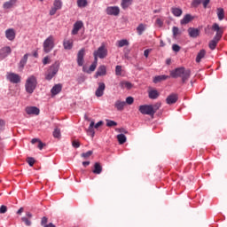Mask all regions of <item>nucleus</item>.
<instances>
[{
    "label": "nucleus",
    "mask_w": 227,
    "mask_h": 227,
    "mask_svg": "<svg viewBox=\"0 0 227 227\" xmlns=\"http://www.w3.org/2000/svg\"><path fill=\"white\" fill-rule=\"evenodd\" d=\"M170 75L174 79L181 77L183 84H185L191 77V69H185L184 67H177L170 72Z\"/></svg>",
    "instance_id": "f257e3e1"
},
{
    "label": "nucleus",
    "mask_w": 227,
    "mask_h": 227,
    "mask_svg": "<svg viewBox=\"0 0 227 227\" xmlns=\"http://www.w3.org/2000/svg\"><path fill=\"white\" fill-rule=\"evenodd\" d=\"M160 103H156L154 105H142L139 106L138 111L141 114H147L148 116H153L160 109Z\"/></svg>",
    "instance_id": "f03ea898"
},
{
    "label": "nucleus",
    "mask_w": 227,
    "mask_h": 227,
    "mask_svg": "<svg viewBox=\"0 0 227 227\" xmlns=\"http://www.w3.org/2000/svg\"><path fill=\"white\" fill-rule=\"evenodd\" d=\"M38 84V82L36 81V76L31 75L29 76L25 83V90L27 93H29V95L33 94L35 90H36V86Z\"/></svg>",
    "instance_id": "7ed1b4c3"
},
{
    "label": "nucleus",
    "mask_w": 227,
    "mask_h": 227,
    "mask_svg": "<svg viewBox=\"0 0 227 227\" xmlns=\"http://www.w3.org/2000/svg\"><path fill=\"white\" fill-rule=\"evenodd\" d=\"M107 54L108 51L106 44H102L99 48H98L97 51L93 52L94 59H96V61H98V58L99 59H104L107 58Z\"/></svg>",
    "instance_id": "20e7f679"
},
{
    "label": "nucleus",
    "mask_w": 227,
    "mask_h": 227,
    "mask_svg": "<svg viewBox=\"0 0 227 227\" xmlns=\"http://www.w3.org/2000/svg\"><path fill=\"white\" fill-rule=\"evenodd\" d=\"M59 72V62H55L53 65L50 67L48 71L45 74V80L51 81Z\"/></svg>",
    "instance_id": "39448f33"
},
{
    "label": "nucleus",
    "mask_w": 227,
    "mask_h": 227,
    "mask_svg": "<svg viewBox=\"0 0 227 227\" xmlns=\"http://www.w3.org/2000/svg\"><path fill=\"white\" fill-rule=\"evenodd\" d=\"M54 36L53 35H49L46 40L43 42V51L46 54H49L52 49H54Z\"/></svg>",
    "instance_id": "423d86ee"
},
{
    "label": "nucleus",
    "mask_w": 227,
    "mask_h": 227,
    "mask_svg": "<svg viewBox=\"0 0 227 227\" xmlns=\"http://www.w3.org/2000/svg\"><path fill=\"white\" fill-rule=\"evenodd\" d=\"M63 8V2L61 0H54L53 6L50 10V15L52 17V15H56V12L58 10H61Z\"/></svg>",
    "instance_id": "0eeeda50"
},
{
    "label": "nucleus",
    "mask_w": 227,
    "mask_h": 227,
    "mask_svg": "<svg viewBox=\"0 0 227 227\" xmlns=\"http://www.w3.org/2000/svg\"><path fill=\"white\" fill-rule=\"evenodd\" d=\"M7 81H10L12 84H19L20 82V75L15 73H7L6 74Z\"/></svg>",
    "instance_id": "6e6552de"
},
{
    "label": "nucleus",
    "mask_w": 227,
    "mask_h": 227,
    "mask_svg": "<svg viewBox=\"0 0 227 227\" xmlns=\"http://www.w3.org/2000/svg\"><path fill=\"white\" fill-rule=\"evenodd\" d=\"M84 56H86V50L82 48L77 53L76 61L78 67H82L84 65Z\"/></svg>",
    "instance_id": "1a4fd4ad"
},
{
    "label": "nucleus",
    "mask_w": 227,
    "mask_h": 227,
    "mask_svg": "<svg viewBox=\"0 0 227 227\" xmlns=\"http://www.w3.org/2000/svg\"><path fill=\"white\" fill-rule=\"evenodd\" d=\"M212 30L216 32L215 38H219L220 40L221 38H223V34L224 33V30L222 27H219V24L214 23L212 26Z\"/></svg>",
    "instance_id": "9d476101"
},
{
    "label": "nucleus",
    "mask_w": 227,
    "mask_h": 227,
    "mask_svg": "<svg viewBox=\"0 0 227 227\" xmlns=\"http://www.w3.org/2000/svg\"><path fill=\"white\" fill-rule=\"evenodd\" d=\"M106 15H113L114 17H118L120 15V7L118 6H108L106 9Z\"/></svg>",
    "instance_id": "9b49d317"
},
{
    "label": "nucleus",
    "mask_w": 227,
    "mask_h": 227,
    "mask_svg": "<svg viewBox=\"0 0 227 227\" xmlns=\"http://www.w3.org/2000/svg\"><path fill=\"white\" fill-rule=\"evenodd\" d=\"M104 91H106V83L99 82L98 87L95 91L96 97H98V98L103 97L104 96Z\"/></svg>",
    "instance_id": "f8f14e48"
},
{
    "label": "nucleus",
    "mask_w": 227,
    "mask_h": 227,
    "mask_svg": "<svg viewBox=\"0 0 227 227\" xmlns=\"http://www.w3.org/2000/svg\"><path fill=\"white\" fill-rule=\"evenodd\" d=\"M9 54H12V48L5 46L0 50V59H4Z\"/></svg>",
    "instance_id": "ddd939ff"
},
{
    "label": "nucleus",
    "mask_w": 227,
    "mask_h": 227,
    "mask_svg": "<svg viewBox=\"0 0 227 227\" xmlns=\"http://www.w3.org/2000/svg\"><path fill=\"white\" fill-rule=\"evenodd\" d=\"M16 33L15 29L13 28H9L5 30V38L9 40L10 42H13L15 40Z\"/></svg>",
    "instance_id": "4468645a"
},
{
    "label": "nucleus",
    "mask_w": 227,
    "mask_h": 227,
    "mask_svg": "<svg viewBox=\"0 0 227 227\" xmlns=\"http://www.w3.org/2000/svg\"><path fill=\"white\" fill-rule=\"evenodd\" d=\"M84 26V23L82 21L78 20L74 24L72 35H77L81 29H82V27Z\"/></svg>",
    "instance_id": "2eb2a0df"
},
{
    "label": "nucleus",
    "mask_w": 227,
    "mask_h": 227,
    "mask_svg": "<svg viewBox=\"0 0 227 227\" xmlns=\"http://www.w3.org/2000/svg\"><path fill=\"white\" fill-rule=\"evenodd\" d=\"M209 3H210V0H193L192 2V6L193 8H198V6H200V4H203L204 8H207Z\"/></svg>",
    "instance_id": "dca6fc26"
},
{
    "label": "nucleus",
    "mask_w": 227,
    "mask_h": 227,
    "mask_svg": "<svg viewBox=\"0 0 227 227\" xmlns=\"http://www.w3.org/2000/svg\"><path fill=\"white\" fill-rule=\"evenodd\" d=\"M27 114H35V116H38L40 114V109L36 106H27L25 109Z\"/></svg>",
    "instance_id": "f3484780"
},
{
    "label": "nucleus",
    "mask_w": 227,
    "mask_h": 227,
    "mask_svg": "<svg viewBox=\"0 0 227 227\" xmlns=\"http://www.w3.org/2000/svg\"><path fill=\"white\" fill-rule=\"evenodd\" d=\"M177 100H178V95H176V94H170L166 98V102L168 105L176 104Z\"/></svg>",
    "instance_id": "a211bd4d"
},
{
    "label": "nucleus",
    "mask_w": 227,
    "mask_h": 227,
    "mask_svg": "<svg viewBox=\"0 0 227 227\" xmlns=\"http://www.w3.org/2000/svg\"><path fill=\"white\" fill-rule=\"evenodd\" d=\"M188 33L191 38H198V36H200V29L198 28L190 27L188 28Z\"/></svg>",
    "instance_id": "6ab92c4d"
},
{
    "label": "nucleus",
    "mask_w": 227,
    "mask_h": 227,
    "mask_svg": "<svg viewBox=\"0 0 227 227\" xmlns=\"http://www.w3.org/2000/svg\"><path fill=\"white\" fill-rule=\"evenodd\" d=\"M106 74H107V68L106 66H100L96 72L95 77H100L102 75H106Z\"/></svg>",
    "instance_id": "aec40b11"
},
{
    "label": "nucleus",
    "mask_w": 227,
    "mask_h": 227,
    "mask_svg": "<svg viewBox=\"0 0 227 227\" xmlns=\"http://www.w3.org/2000/svg\"><path fill=\"white\" fill-rule=\"evenodd\" d=\"M125 106H127V103L121 100H117L114 104V107L117 109V111H123Z\"/></svg>",
    "instance_id": "412c9836"
},
{
    "label": "nucleus",
    "mask_w": 227,
    "mask_h": 227,
    "mask_svg": "<svg viewBox=\"0 0 227 227\" xmlns=\"http://www.w3.org/2000/svg\"><path fill=\"white\" fill-rule=\"evenodd\" d=\"M27 58H29V55L26 53L23 58L20 59V64H19V68L20 70L24 69V67H26V64L27 63Z\"/></svg>",
    "instance_id": "4be33fe9"
},
{
    "label": "nucleus",
    "mask_w": 227,
    "mask_h": 227,
    "mask_svg": "<svg viewBox=\"0 0 227 227\" xmlns=\"http://www.w3.org/2000/svg\"><path fill=\"white\" fill-rule=\"evenodd\" d=\"M63 47L66 49V51L72 50V47H74V41L65 39L63 42Z\"/></svg>",
    "instance_id": "5701e85b"
},
{
    "label": "nucleus",
    "mask_w": 227,
    "mask_h": 227,
    "mask_svg": "<svg viewBox=\"0 0 227 227\" xmlns=\"http://www.w3.org/2000/svg\"><path fill=\"white\" fill-rule=\"evenodd\" d=\"M61 90H63V85L59 83L53 86L51 91L52 95H58L59 93H61Z\"/></svg>",
    "instance_id": "b1692460"
},
{
    "label": "nucleus",
    "mask_w": 227,
    "mask_h": 227,
    "mask_svg": "<svg viewBox=\"0 0 227 227\" xmlns=\"http://www.w3.org/2000/svg\"><path fill=\"white\" fill-rule=\"evenodd\" d=\"M221 39H219L218 37H214L213 40H211L209 42V49H211V51H215V47H217V43H219V41Z\"/></svg>",
    "instance_id": "393cba45"
},
{
    "label": "nucleus",
    "mask_w": 227,
    "mask_h": 227,
    "mask_svg": "<svg viewBox=\"0 0 227 227\" xmlns=\"http://www.w3.org/2000/svg\"><path fill=\"white\" fill-rule=\"evenodd\" d=\"M93 127H95V121H92L87 129V134L89 136H91V137H95V129H93Z\"/></svg>",
    "instance_id": "a878e982"
},
{
    "label": "nucleus",
    "mask_w": 227,
    "mask_h": 227,
    "mask_svg": "<svg viewBox=\"0 0 227 227\" xmlns=\"http://www.w3.org/2000/svg\"><path fill=\"white\" fill-rule=\"evenodd\" d=\"M92 173H94V175H100V173H102V165H100L98 162H96L94 164V169L92 170Z\"/></svg>",
    "instance_id": "bb28decb"
},
{
    "label": "nucleus",
    "mask_w": 227,
    "mask_h": 227,
    "mask_svg": "<svg viewBox=\"0 0 227 227\" xmlns=\"http://www.w3.org/2000/svg\"><path fill=\"white\" fill-rule=\"evenodd\" d=\"M171 12H172L174 17H181L182 13H184L182 9H180L178 7H172Z\"/></svg>",
    "instance_id": "cd10ccee"
},
{
    "label": "nucleus",
    "mask_w": 227,
    "mask_h": 227,
    "mask_svg": "<svg viewBox=\"0 0 227 227\" xmlns=\"http://www.w3.org/2000/svg\"><path fill=\"white\" fill-rule=\"evenodd\" d=\"M206 54H207V51L205 50H200L198 52V55L196 57V63H200L201 59H203V58H205Z\"/></svg>",
    "instance_id": "c85d7f7f"
},
{
    "label": "nucleus",
    "mask_w": 227,
    "mask_h": 227,
    "mask_svg": "<svg viewBox=\"0 0 227 227\" xmlns=\"http://www.w3.org/2000/svg\"><path fill=\"white\" fill-rule=\"evenodd\" d=\"M17 3V0H9L4 4V10H10V8H13V5Z\"/></svg>",
    "instance_id": "c756f323"
},
{
    "label": "nucleus",
    "mask_w": 227,
    "mask_h": 227,
    "mask_svg": "<svg viewBox=\"0 0 227 227\" xmlns=\"http://www.w3.org/2000/svg\"><path fill=\"white\" fill-rule=\"evenodd\" d=\"M116 45H117V47L121 48V47L129 46V40H127V39H122V40L117 41V42H116Z\"/></svg>",
    "instance_id": "7c9ffc66"
},
{
    "label": "nucleus",
    "mask_w": 227,
    "mask_h": 227,
    "mask_svg": "<svg viewBox=\"0 0 227 227\" xmlns=\"http://www.w3.org/2000/svg\"><path fill=\"white\" fill-rule=\"evenodd\" d=\"M130 4H132V0H121V6L122 10H127V8L130 6Z\"/></svg>",
    "instance_id": "2f4dec72"
},
{
    "label": "nucleus",
    "mask_w": 227,
    "mask_h": 227,
    "mask_svg": "<svg viewBox=\"0 0 227 227\" xmlns=\"http://www.w3.org/2000/svg\"><path fill=\"white\" fill-rule=\"evenodd\" d=\"M192 20V16L191 14H186L182 20H181V24H189Z\"/></svg>",
    "instance_id": "473e14b6"
},
{
    "label": "nucleus",
    "mask_w": 227,
    "mask_h": 227,
    "mask_svg": "<svg viewBox=\"0 0 227 227\" xmlns=\"http://www.w3.org/2000/svg\"><path fill=\"white\" fill-rule=\"evenodd\" d=\"M149 98L155 100V98H159V91L156 90H153L149 91Z\"/></svg>",
    "instance_id": "72a5a7b5"
},
{
    "label": "nucleus",
    "mask_w": 227,
    "mask_h": 227,
    "mask_svg": "<svg viewBox=\"0 0 227 227\" xmlns=\"http://www.w3.org/2000/svg\"><path fill=\"white\" fill-rule=\"evenodd\" d=\"M166 79H169V76H168V75H159V76H156L153 79V82L155 84H157V82H160V81H166Z\"/></svg>",
    "instance_id": "f704fd0d"
},
{
    "label": "nucleus",
    "mask_w": 227,
    "mask_h": 227,
    "mask_svg": "<svg viewBox=\"0 0 227 227\" xmlns=\"http://www.w3.org/2000/svg\"><path fill=\"white\" fill-rule=\"evenodd\" d=\"M117 139L120 145H124V143H127V137H125L123 134L117 135Z\"/></svg>",
    "instance_id": "c9c22d12"
},
{
    "label": "nucleus",
    "mask_w": 227,
    "mask_h": 227,
    "mask_svg": "<svg viewBox=\"0 0 227 227\" xmlns=\"http://www.w3.org/2000/svg\"><path fill=\"white\" fill-rule=\"evenodd\" d=\"M146 29V25L141 23L137 27V35H143V32Z\"/></svg>",
    "instance_id": "e433bc0d"
},
{
    "label": "nucleus",
    "mask_w": 227,
    "mask_h": 227,
    "mask_svg": "<svg viewBox=\"0 0 227 227\" xmlns=\"http://www.w3.org/2000/svg\"><path fill=\"white\" fill-rule=\"evenodd\" d=\"M98 63V60L94 59V62L90 65L89 71H87V74H90L91 72H95V70L97 69V65Z\"/></svg>",
    "instance_id": "4c0bfd02"
},
{
    "label": "nucleus",
    "mask_w": 227,
    "mask_h": 227,
    "mask_svg": "<svg viewBox=\"0 0 227 227\" xmlns=\"http://www.w3.org/2000/svg\"><path fill=\"white\" fill-rule=\"evenodd\" d=\"M78 8H86L88 6V0H77Z\"/></svg>",
    "instance_id": "58836bf2"
},
{
    "label": "nucleus",
    "mask_w": 227,
    "mask_h": 227,
    "mask_svg": "<svg viewBox=\"0 0 227 227\" xmlns=\"http://www.w3.org/2000/svg\"><path fill=\"white\" fill-rule=\"evenodd\" d=\"M217 17L219 20H223L224 19V9L223 8L217 9Z\"/></svg>",
    "instance_id": "ea45409f"
},
{
    "label": "nucleus",
    "mask_w": 227,
    "mask_h": 227,
    "mask_svg": "<svg viewBox=\"0 0 227 227\" xmlns=\"http://www.w3.org/2000/svg\"><path fill=\"white\" fill-rule=\"evenodd\" d=\"M53 137L59 139V137H61V129L56 128L53 131Z\"/></svg>",
    "instance_id": "a19ab883"
},
{
    "label": "nucleus",
    "mask_w": 227,
    "mask_h": 227,
    "mask_svg": "<svg viewBox=\"0 0 227 227\" xmlns=\"http://www.w3.org/2000/svg\"><path fill=\"white\" fill-rule=\"evenodd\" d=\"M172 33H173L174 38H176V35H180V29L178 28V27H173Z\"/></svg>",
    "instance_id": "79ce46f5"
},
{
    "label": "nucleus",
    "mask_w": 227,
    "mask_h": 227,
    "mask_svg": "<svg viewBox=\"0 0 227 227\" xmlns=\"http://www.w3.org/2000/svg\"><path fill=\"white\" fill-rule=\"evenodd\" d=\"M118 125V122L111 120H106V127H116Z\"/></svg>",
    "instance_id": "37998d69"
},
{
    "label": "nucleus",
    "mask_w": 227,
    "mask_h": 227,
    "mask_svg": "<svg viewBox=\"0 0 227 227\" xmlns=\"http://www.w3.org/2000/svg\"><path fill=\"white\" fill-rule=\"evenodd\" d=\"M91 155H93V151H88L87 153H83L81 156L83 159H89V157H91Z\"/></svg>",
    "instance_id": "c03bdc74"
},
{
    "label": "nucleus",
    "mask_w": 227,
    "mask_h": 227,
    "mask_svg": "<svg viewBox=\"0 0 227 227\" xmlns=\"http://www.w3.org/2000/svg\"><path fill=\"white\" fill-rule=\"evenodd\" d=\"M27 164H28L31 168H33V166H35V158H33V157H28V158H27Z\"/></svg>",
    "instance_id": "a18cd8bd"
},
{
    "label": "nucleus",
    "mask_w": 227,
    "mask_h": 227,
    "mask_svg": "<svg viewBox=\"0 0 227 227\" xmlns=\"http://www.w3.org/2000/svg\"><path fill=\"white\" fill-rule=\"evenodd\" d=\"M22 222L25 223L26 226H31V221L27 217H22Z\"/></svg>",
    "instance_id": "49530a36"
},
{
    "label": "nucleus",
    "mask_w": 227,
    "mask_h": 227,
    "mask_svg": "<svg viewBox=\"0 0 227 227\" xmlns=\"http://www.w3.org/2000/svg\"><path fill=\"white\" fill-rule=\"evenodd\" d=\"M126 104H128V106H132V104H134V98L132 97H128L126 98Z\"/></svg>",
    "instance_id": "de8ad7c7"
},
{
    "label": "nucleus",
    "mask_w": 227,
    "mask_h": 227,
    "mask_svg": "<svg viewBox=\"0 0 227 227\" xmlns=\"http://www.w3.org/2000/svg\"><path fill=\"white\" fill-rule=\"evenodd\" d=\"M8 212V207L4 205H2L0 207V214H6Z\"/></svg>",
    "instance_id": "09e8293b"
},
{
    "label": "nucleus",
    "mask_w": 227,
    "mask_h": 227,
    "mask_svg": "<svg viewBox=\"0 0 227 227\" xmlns=\"http://www.w3.org/2000/svg\"><path fill=\"white\" fill-rule=\"evenodd\" d=\"M5 125H6V122L4 121V120L0 119V132L4 130Z\"/></svg>",
    "instance_id": "8fccbe9b"
},
{
    "label": "nucleus",
    "mask_w": 227,
    "mask_h": 227,
    "mask_svg": "<svg viewBox=\"0 0 227 227\" xmlns=\"http://www.w3.org/2000/svg\"><path fill=\"white\" fill-rule=\"evenodd\" d=\"M115 74L121 75V66H116L115 67Z\"/></svg>",
    "instance_id": "3c124183"
},
{
    "label": "nucleus",
    "mask_w": 227,
    "mask_h": 227,
    "mask_svg": "<svg viewBox=\"0 0 227 227\" xmlns=\"http://www.w3.org/2000/svg\"><path fill=\"white\" fill-rule=\"evenodd\" d=\"M172 51H174V52H180V46L178 44H173Z\"/></svg>",
    "instance_id": "603ef678"
},
{
    "label": "nucleus",
    "mask_w": 227,
    "mask_h": 227,
    "mask_svg": "<svg viewBox=\"0 0 227 227\" xmlns=\"http://www.w3.org/2000/svg\"><path fill=\"white\" fill-rule=\"evenodd\" d=\"M122 86H124V88H127V90H130L132 88V83L125 82L122 83Z\"/></svg>",
    "instance_id": "864d4df0"
},
{
    "label": "nucleus",
    "mask_w": 227,
    "mask_h": 227,
    "mask_svg": "<svg viewBox=\"0 0 227 227\" xmlns=\"http://www.w3.org/2000/svg\"><path fill=\"white\" fill-rule=\"evenodd\" d=\"M72 146H74V148H79V146H81V144L79 143V141L74 140L72 142Z\"/></svg>",
    "instance_id": "5fc2aeb1"
},
{
    "label": "nucleus",
    "mask_w": 227,
    "mask_h": 227,
    "mask_svg": "<svg viewBox=\"0 0 227 227\" xmlns=\"http://www.w3.org/2000/svg\"><path fill=\"white\" fill-rule=\"evenodd\" d=\"M49 63H51V59H49V57H45V58L43 59V65H49Z\"/></svg>",
    "instance_id": "6e6d98bb"
},
{
    "label": "nucleus",
    "mask_w": 227,
    "mask_h": 227,
    "mask_svg": "<svg viewBox=\"0 0 227 227\" xmlns=\"http://www.w3.org/2000/svg\"><path fill=\"white\" fill-rule=\"evenodd\" d=\"M117 132H121V134H129V131L125 129L124 128L117 129Z\"/></svg>",
    "instance_id": "4d7b16f0"
},
{
    "label": "nucleus",
    "mask_w": 227,
    "mask_h": 227,
    "mask_svg": "<svg viewBox=\"0 0 227 227\" xmlns=\"http://www.w3.org/2000/svg\"><path fill=\"white\" fill-rule=\"evenodd\" d=\"M156 24L157 26H159L160 27H162L164 21H162L160 19H157L156 20Z\"/></svg>",
    "instance_id": "13d9d810"
},
{
    "label": "nucleus",
    "mask_w": 227,
    "mask_h": 227,
    "mask_svg": "<svg viewBox=\"0 0 227 227\" xmlns=\"http://www.w3.org/2000/svg\"><path fill=\"white\" fill-rule=\"evenodd\" d=\"M104 125V121H99L98 123L94 124V129H98V127H102Z\"/></svg>",
    "instance_id": "bf43d9fd"
},
{
    "label": "nucleus",
    "mask_w": 227,
    "mask_h": 227,
    "mask_svg": "<svg viewBox=\"0 0 227 227\" xmlns=\"http://www.w3.org/2000/svg\"><path fill=\"white\" fill-rule=\"evenodd\" d=\"M43 146H45V144L39 140L37 148H39V150H43Z\"/></svg>",
    "instance_id": "052dcab7"
},
{
    "label": "nucleus",
    "mask_w": 227,
    "mask_h": 227,
    "mask_svg": "<svg viewBox=\"0 0 227 227\" xmlns=\"http://www.w3.org/2000/svg\"><path fill=\"white\" fill-rule=\"evenodd\" d=\"M150 52H152V50H150V49L145 50L144 56L145 58H148V56H150Z\"/></svg>",
    "instance_id": "680f3d73"
},
{
    "label": "nucleus",
    "mask_w": 227,
    "mask_h": 227,
    "mask_svg": "<svg viewBox=\"0 0 227 227\" xmlns=\"http://www.w3.org/2000/svg\"><path fill=\"white\" fill-rule=\"evenodd\" d=\"M47 221H48L47 217H46V216H43V217L42 218L41 224H42L43 226L45 225L46 223H47Z\"/></svg>",
    "instance_id": "e2e57ef3"
},
{
    "label": "nucleus",
    "mask_w": 227,
    "mask_h": 227,
    "mask_svg": "<svg viewBox=\"0 0 227 227\" xmlns=\"http://www.w3.org/2000/svg\"><path fill=\"white\" fill-rule=\"evenodd\" d=\"M39 141H40V139L34 138V139L31 140V143H32V145H35V143H39Z\"/></svg>",
    "instance_id": "0e129e2a"
},
{
    "label": "nucleus",
    "mask_w": 227,
    "mask_h": 227,
    "mask_svg": "<svg viewBox=\"0 0 227 227\" xmlns=\"http://www.w3.org/2000/svg\"><path fill=\"white\" fill-rule=\"evenodd\" d=\"M82 166H84V168H86V166H90V161H83Z\"/></svg>",
    "instance_id": "69168bd1"
},
{
    "label": "nucleus",
    "mask_w": 227,
    "mask_h": 227,
    "mask_svg": "<svg viewBox=\"0 0 227 227\" xmlns=\"http://www.w3.org/2000/svg\"><path fill=\"white\" fill-rule=\"evenodd\" d=\"M166 43H164V41H160V47H165Z\"/></svg>",
    "instance_id": "338daca9"
},
{
    "label": "nucleus",
    "mask_w": 227,
    "mask_h": 227,
    "mask_svg": "<svg viewBox=\"0 0 227 227\" xmlns=\"http://www.w3.org/2000/svg\"><path fill=\"white\" fill-rule=\"evenodd\" d=\"M44 227H56V225H53L52 223H49V224L45 225Z\"/></svg>",
    "instance_id": "774afa93"
}]
</instances>
